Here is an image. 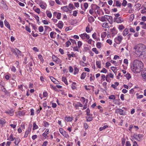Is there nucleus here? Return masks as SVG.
<instances>
[{
    "instance_id": "f257e3e1",
    "label": "nucleus",
    "mask_w": 146,
    "mask_h": 146,
    "mask_svg": "<svg viewBox=\"0 0 146 146\" xmlns=\"http://www.w3.org/2000/svg\"><path fill=\"white\" fill-rule=\"evenodd\" d=\"M134 49L135 50V53L137 56L140 57L143 56V58H146V46L142 44L136 45Z\"/></svg>"
},
{
    "instance_id": "f03ea898",
    "label": "nucleus",
    "mask_w": 146,
    "mask_h": 146,
    "mask_svg": "<svg viewBox=\"0 0 146 146\" xmlns=\"http://www.w3.org/2000/svg\"><path fill=\"white\" fill-rule=\"evenodd\" d=\"M143 64L139 60H135L133 65L131 66L132 71L134 73H137L140 72L143 68Z\"/></svg>"
},
{
    "instance_id": "7ed1b4c3",
    "label": "nucleus",
    "mask_w": 146,
    "mask_h": 146,
    "mask_svg": "<svg viewBox=\"0 0 146 146\" xmlns=\"http://www.w3.org/2000/svg\"><path fill=\"white\" fill-rule=\"evenodd\" d=\"M115 113H119L121 115H126V112H124V111L121 109H117L115 110Z\"/></svg>"
},
{
    "instance_id": "20e7f679",
    "label": "nucleus",
    "mask_w": 146,
    "mask_h": 146,
    "mask_svg": "<svg viewBox=\"0 0 146 146\" xmlns=\"http://www.w3.org/2000/svg\"><path fill=\"white\" fill-rule=\"evenodd\" d=\"M11 51L15 54V55L18 56V55H20L21 52L17 48H13L11 50Z\"/></svg>"
},
{
    "instance_id": "39448f33",
    "label": "nucleus",
    "mask_w": 146,
    "mask_h": 146,
    "mask_svg": "<svg viewBox=\"0 0 146 146\" xmlns=\"http://www.w3.org/2000/svg\"><path fill=\"white\" fill-rule=\"evenodd\" d=\"M123 39V37L121 36H118L115 38V40L116 43L120 44L121 42Z\"/></svg>"
},
{
    "instance_id": "423d86ee",
    "label": "nucleus",
    "mask_w": 146,
    "mask_h": 146,
    "mask_svg": "<svg viewBox=\"0 0 146 146\" xmlns=\"http://www.w3.org/2000/svg\"><path fill=\"white\" fill-rule=\"evenodd\" d=\"M114 22H116L117 23H121L123 21V19L120 17L117 18H114Z\"/></svg>"
},
{
    "instance_id": "0eeeda50",
    "label": "nucleus",
    "mask_w": 146,
    "mask_h": 146,
    "mask_svg": "<svg viewBox=\"0 0 146 146\" xmlns=\"http://www.w3.org/2000/svg\"><path fill=\"white\" fill-rule=\"evenodd\" d=\"M80 36L82 39H84L85 37H86L87 39H89L90 38L89 35L86 33H84L80 35Z\"/></svg>"
},
{
    "instance_id": "6e6552de",
    "label": "nucleus",
    "mask_w": 146,
    "mask_h": 146,
    "mask_svg": "<svg viewBox=\"0 0 146 146\" xmlns=\"http://www.w3.org/2000/svg\"><path fill=\"white\" fill-rule=\"evenodd\" d=\"M110 30H111L110 33L111 34L112 36H113L117 33L115 28V27H113L112 29H111Z\"/></svg>"
},
{
    "instance_id": "1a4fd4ad",
    "label": "nucleus",
    "mask_w": 146,
    "mask_h": 146,
    "mask_svg": "<svg viewBox=\"0 0 146 146\" xmlns=\"http://www.w3.org/2000/svg\"><path fill=\"white\" fill-rule=\"evenodd\" d=\"M50 78L54 84H60L59 82L53 77L50 76Z\"/></svg>"
},
{
    "instance_id": "9d476101",
    "label": "nucleus",
    "mask_w": 146,
    "mask_h": 146,
    "mask_svg": "<svg viewBox=\"0 0 146 146\" xmlns=\"http://www.w3.org/2000/svg\"><path fill=\"white\" fill-rule=\"evenodd\" d=\"M64 25L63 22L61 21H59L57 26L60 29H62Z\"/></svg>"
},
{
    "instance_id": "9b49d317",
    "label": "nucleus",
    "mask_w": 146,
    "mask_h": 146,
    "mask_svg": "<svg viewBox=\"0 0 146 146\" xmlns=\"http://www.w3.org/2000/svg\"><path fill=\"white\" fill-rule=\"evenodd\" d=\"M91 7L93 9H94L95 10L96 9H99L100 7L94 4H92L91 5Z\"/></svg>"
},
{
    "instance_id": "f8f14e48",
    "label": "nucleus",
    "mask_w": 146,
    "mask_h": 146,
    "mask_svg": "<svg viewBox=\"0 0 146 146\" xmlns=\"http://www.w3.org/2000/svg\"><path fill=\"white\" fill-rule=\"evenodd\" d=\"M4 24L5 26L6 27L9 29H10L11 27L9 23L7 21L5 20L4 21Z\"/></svg>"
},
{
    "instance_id": "ddd939ff",
    "label": "nucleus",
    "mask_w": 146,
    "mask_h": 146,
    "mask_svg": "<svg viewBox=\"0 0 146 146\" xmlns=\"http://www.w3.org/2000/svg\"><path fill=\"white\" fill-rule=\"evenodd\" d=\"M129 30L127 28H126L123 31V35L124 36H125L128 33Z\"/></svg>"
},
{
    "instance_id": "4468645a",
    "label": "nucleus",
    "mask_w": 146,
    "mask_h": 146,
    "mask_svg": "<svg viewBox=\"0 0 146 146\" xmlns=\"http://www.w3.org/2000/svg\"><path fill=\"white\" fill-rule=\"evenodd\" d=\"M141 75L143 78L146 79V70H143L142 72Z\"/></svg>"
},
{
    "instance_id": "2eb2a0df",
    "label": "nucleus",
    "mask_w": 146,
    "mask_h": 146,
    "mask_svg": "<svg viewBox=\"0 0 146 146\" xmlns=\"http://www.w3.org/2000/svg\"><path fill=\"white\" fill-rule=\"evenodd\" d=\"M49 133V130L48 129H46L45 131L42 134V136L46 138V136Z\"/></svg>"
},
{
    "instance_id": "dca6fc26",
    "label": "nucleus",
    "mask_w": 146,
    "mask_h": 146,
    "mask_svg": "<svg viewBox=\"0 0 146 146\" xmlns=\"http://www.w3.org/2000/svg\"><path fill=\"white\" fill-rule=\"evenodd\" d=\"M88 21L90 23H91L94 21L95 19L92 16H90L88 18Z\"/></svg>"
},
{
    "instance_id": "f3484780",
    "label": "nucleus",
    "mask_w": 146,
    "mask_h": 146,
    "mask_svg": "<svg viewBox=\"0 0 146 146\" xmlns=\"http://www.w3.org/2000/svg\"><path fill=\"white\" fill-rule=\"evenodd\" d=\"M119 83L117 82H115L114 83V84H112L111 85V87L113 88L114 89L116 88V87L119 85Z\"/></svg>"
},
{
    "instance_id": "a211bd4d",
    "label": "nucleus",
    "mask_w": 146,
    "mask_h": 146,
    "mask_svg": "<svg viewBox=\"0 0 146 146\" xmlns=\"http://www.w3.org/2000/svg\"><path fill=\"white\" fill-rule=\"evenodd\" d=\"M0 124H1L2 125L1 127H3V126H4V125L6 121L3 118H1V119H0Z\"/></svg>"
},
{
    "instance_id": "6ab92c4d",
    "label": "nucleus",
    "mask_w": 146,
    "mask_h": 146,
    "mask_svg": "<svg viewBox=\"0 0 146 146\" xmlns=\"http://www.w3.org/2000/svg\"><path fill=\"white\" fill-rule=\"evenodd\" d=\"M21 141L19 138H17L15 139L14 143L16 145H17Z\"/></svg>"
},
{
    "instance_id": "aec40b11",
    "label": "nucleus",
    "mask_w": 146,
    "mask_h": 146,
    "mask_svg": "<svg viewBox=\"0 0 146 146\" xmlns=\"http://www.w3.org/2000/svg\"><path fill=\"white\" fill-rule=\"evenodd\" d=\"M108 21L110 24H112L113 22L112 17L111 16H108Z\"/></svg>"
},
{
    "instance_id": "412c9836",
    "label": "nucleus",
    "mask_w": 146,
    "mask_h": 146,
    "mask_svg": "<svg viewBox=\"0 0 146 146\" xmlns=\"http://www.w3.org/2000/svg\"><path fill=\"white\" fill-rule=\"evenodd\" d=\"M59 131L61 134H62L64 136L66 133L65 131L62 128H60L59 129Z\"/></svg>"
},
{
    "instance_id": "4be33fe9",
    "label": "nucleus",
    "mask_w": 146,
    "mask_h": 146,
    "mask_svg": "<svg viewBox=\"0 0 146 146\" xmlns=\"http://www.w3.org/2000/svg\"><path fill=\"white\" fill-rule=\"evenodd\" d=\"M140 25H142L141 27L143 29H146V24L143 22H141L140 23Z\"/></svg>"
},
{
    "instance_id": "5701e85b",
    "label": "nucleus",
    "mask_w": 146,
    "mask_h": 146,
    "mask_svg": "<svg viewBox=\"0 0 146 146\" xmlns=\"http://www.w3.org/2000/svg\"><path fill=\"white\" fill-rule=\"evenodd\" d=\"M86 115H87L92 116V114L90 113V110L89 108L87 109V110H86Z\"/></svg>"
},
{
    "instance_id": "b1692460",
    "label": "nucleus",
    "mask_w": 146,
    "mask_h": 146,
    "mask_svg": "<svg viewBox=\"0 0 146 146\" xmlns=\"http://www.w3.org/2000/svg\"><path fill=\"white\" fill-rule=\"evenodd\" d=\"M67 55L69 58H70L71 57H76L75 54L73 52H72L71 54H68Z\"/></svg>"
},
{
    "instance_id": "393cba45",
    "label": "nucleus",
    "mask_w": 146,
    "mask_h": 146,
    "mask_svg": "<svg viewBox=\"0 0 146 146\" xmlns=\"http://www.w3.org/2000/svg\"><path fill=\"white\" fill-rule=\"evenodd\" d=\"M62 81L64 82V83L67 85H68V83L66 78L64 77H62Z\"/></svg>"
},
{
    "instance_id": "a878e982",
    "label": "nucleus",
    "mask_w": 146,
    "mask_h": 146,
    "mask_svg": "<svg viewBox=\"0 0 146 146\" xmlns=\"http://www.w3.org/2000/svg\"><path fill=\"white\" fill-rule=\"evenodd\" d=\"M86 73L83 72L81 75L80 78L81 79H84L85 78Z\"/></svg>"
},
{
    "instance_id": "bb28decb",
    "label": "nucleus",
    "mask_w": 146,
    "mask_h": 146,
    "mask_svg": "<svg viewBox=\"0 0 146 146\" xmlns=\"http://www.w3.org/2000/svg\"><path fill=\"white\" fill-rule=\"evenodd\" d=\"M15 139V138L13 137V135L12 134H11V135L9 137L8 139L10 141H14Z\"/></svg>"
},
{
    "instance_id": "cd10ccee",
    "label": "nucleus",
    "mask_w": 146,
    "mask_h": 146,
    "mask_svg": "<svg viewBox=\"0 0 146 146\" xmlns=\"http://www.w3.org/2000/svg\"><path fill=\"white\" fill-rule=\"evenodd\" d=\"M96 65L98 66V68H101V62L100 61H96Z\"/></svg>"
},
{
    "instance_id": "c85d7f7f",
    "label": "nucleus",
    "mask_w": 146,
    "mask_h": 146,
    "mask_svg": "<svg viewBox=\"0 0 146 146\" xmlns=\"http://www.w3.org/2000/svg\"><path fill=\"white\" fill-rule=\"evenodd\" d=\"M62 9L66 12H68L69 10V8L67 6L63 7Z\"/></svg>"
},
{
    "instance_id": "c756f323",
    "label": "nucleus",
    "mask_w": 146,
    "mask_h": 146,
    "mask_svg": "<svg viewBox=\"0 0 146 146\" xmlns=\"http://www.w3.org/2000/svg\"><path fill=\"white\" fill-rule=\"evenodd\" d=\"M73 119L72 117H66L65 118V120L67 121H71Z\"/></svg>"
},
{
    "instance_id": "7c9ffc66",
    "label": "nucleus",
    "mask_w": 146,
    "mask_h": 146,
    "mask_svg": "<svg viewBox=\"0 0 146 146\" xmlns=\"http://www.w3.org/2000/svg\"><path fill=\"white\" fill-rule=\"evenodd\" d=\"M102 26L105 28H108V23L106 22L103 23L102 24Z\"/></svg>"
},
{
    "instance_id": "2f4dec72",
    "label": "nucleus",
    "mask_w": 146,
    "mask_h": 146,
    "mask_svg": "<svg viewBox=\"0 0 146 146\" xmlns=\"http://www.w3.org/2000/svg\"><path fill=\"white\" fill-rule=\"evenodd\" d=\"M124 27L122 25H119L118 26V29L119 30L121 31L124 29Z\"/></svg>"
},
{
    "instance_id": "473e14b6",
    "label": "nucleus",
    "mask_w": 146,
    "mask_h": 146,
    "mask_svg": "<svg viewBox=\"0 0 146 146\" xmlns=\"http://www.w3.org/2000/svg\"><path fill=\"white\" fill-rule=\"evenodd\" d=\"M108 127V126L107 125H105L103 127H101L99 129V130L100 131L103 130L105 129L106 128Z\"/></svg>"
},
{
    "instance_id": "72a5a7b5",
    "label": "nucleus",
    "mask_w": 146,
    "mask_h": 146,
    "mask_svg": "<svg viewBox=\"0 0 146 146\" xmlns=\"http://www.w3.org/2000/svg\"><path fill=\"white\" fill-rule=\"evenodd\" d=\"M38 128V126L35 123H34L33 124V129L35 130Z\"/></svg>"
},
{
    "instance_id": "f704fd0d",
    "label": "nucleus",
    "mask_w": 146,
    "mask_h": 146,
    "mask_svg": "<svg viewBox=\"0 0 146 146\" xmlns=\"http://www.w3.org/2000/svg\"><path fill=\"white\" fill-rule=\"evenodd\" d=\"M101 42H98L96 44V47H97V48H100L101 47Z\"/></svg>"
},
{
    "instance_id": "c9c22d12",
    "label": "nucleus",
    "mask_w": 146,
    "mask_h": 146,
    "mask_svg": "<svg viewBox=\"0 0 146 146\" xmlns=\"http://www.w3.org/2000/svg\"><path fill=\"white\" fill-rule=\"evenodd\" d=\"M92 51L94 52L96 54H97L99 53V52L97 50L96 48H93L92 49Z\"/></svg>"
},
{
    "instance_id": "e433bc0d",
    "label": "nucleus",
    "mask_w": 146,
    "mask_h": 146,
    "mask_svg": "<svg viewBox=\"0 0 146 146\" xmlns=\"http://www.w3.org/2000/svg\"><path fill=\"white\" fill-rule=\"evenodd\" d=\"M46 15L48 17L50 18L52 16V14L50 12H49L48 13L46 12Z\"/></svg>"
},
{
    "instance_id": "4c0bfd02",
    "label": "nucleus",
    "mask_w": 146,
    "mask_h": 146,
    "mask_svg": "<svg viewBox=\"0 0 146 146\" xmlns=\"http://www.w3.org/2000/svg\"><path fill=\"white\" fill-rule=\"evenodd\" d=\"M79 70L77 67H75L74 69V74H76L78 73Z\"/></svg>"
},
{
    "instance_id": "58836bf2",
    "label": "nucleus",
    "mask_w": 146,
    "mask_h": 146,
    "mask_svg": "<svg viewBox=\"0 0 146 146\" xmlns=\"http://www.w3.org/2000/svg\"><path fill=\"white\" fill-rule=\"evenodd\" d=\"M44 123V126L45 127H47L49 125V123L47 122L44 121H43Z\"/></svg>"
},
{
    "instance_id": "ea45409f",
    "label": "nucleus",
    "mask_w": 146,
    "mask_h": 146,
    "mask_svg": "<svg viewBox=\"0 0 146 146\" xmlns=\"http://www.w3.org/2000/svg\"><path fill=\"white\" fill-rule=\"evenodd\" d=\"M125 77L127 78L128 80L129 79L131 78V76L130 74L129 73H127L125 75Z\"/></svg>"
},
{
    "instance_id": "a19ab883",
    "label": "nucleus",
    "mask_w": 146,
    "mask_h": 146,
    "mask_svg": "<svg viewBox=\"0 0 146 146\" xmlns=\"http://www.w3.org/2000/svg\"><path fill=\"white\" fill-rule=\"evenodd\" d=\"M109 98L111 100H115V95H112L110 96L109 97Z\"/></svg>"
},
{
    "instance_id": "79ce46f5",
    "label": "nucleus",
    "mask_w": 146,
    "mask_h": 146,
    "mask_svg": "<svg viewBox=\"0 0 146 146\" xmlns=\"http://www.w3.org/2000/svg\"><path fill=\"white\" fill-rule=\"evenodd\" d=\"M5 84L4 82L2 80H0V85L2 86L3 87L5 86Z\"/></svg>"
},
{
    "instance_id": "37998d69",
    "label": "nucleus",
    "mask_w": 146,
    "mask_h": 146,
    "mask_svg": "<svg viewBox=\"0 0 146 146\" xmlns=\"http://www.w3.org/2000/svg\"><path fill=\"white\" fill-rule=\"evenodd\" d=\"M116 5L117 7H120L121 5V3L119 1H116Z\"/></svg>"
},
{
    "instance_id": "c03bdc74",
    "label": "nucleus",
    "mask_w": 146,
    "mask_h": 146,
    "mask_svg": "<svg viewBox=\"0 0 146 146\" xmlns=\"http://www.w3.org/2000/svg\"><path fill=\"white\" fill-rule=\"evenodd\" d=\"M66 46L67 47L71 44V43L70 41H68L66 42Z\"/></svg>"
},
{
    "instance_id": "a18cd8bd",
    "label": "nucleus",
    "mask_w": 146,
    "mask_h": 146,
    "mask_svg": "<svg viewBox=\"0 0 146 146\" xmlns=\"http://www.w3.org/2000/svg\"><path fill=\"white\" fill-rule=\"evenodd\" d=\"M61 17V14L60 13H58L57 14L56 18L57 19H60Z\"/></svg>"
},
{
    "instance_id": "49530a36",
    "label": "nucleus",
    "mask_w": 146,
    "mask_h": 146,
    "mask_svg": "<svg viewBox=\"0 0 146 146\" xmlns=\"http://www.w3.org/2000/svg\"><path fill=\"white\" fill-rule=\"evenodd\" d=\"M39 31L40 32H42L43 31V27L42 26H40L38 28Z\"/></svg>"
},
{
    "instance_id": "de8ad7c7",
    "label": "nucleus",
    "mask_w": 146,
    "mask_h": 146,
    "mask_svg": "<svg viewBox=\"0 0 146 146\" xmlns=\"http://www.w3.org/2000/svg\"><path fill=\"white\" fill-rule=\"evenodd\" d=\"M100 20L102 22H104V21H106V20L105 19L104 16H103L101 17V19H100Z\"/></svg>"
},
{
    "instance_id": "09e8293b",
    "label": "nucleus",
    "mask_w": 146,
    "mask_h": 146,
    "mask_svg": "<svg viewBox=\"0 0 146 146\" xmlns=\"http://www.w3.org/2000/svg\"><path fill=\"white\" fill-rule=\"evenodd\" d=\"M142 136L141 134H138V135H136L135 136V138L136 140H137V139L136 138V137H139V139H140L141 138Z\"/></svg>"
},
{
    "instance_id": "8fccbe9b",
    "label": "nucleus",
    "mask_w": 146,
    "mask_h": 146,
    "mask_svg": "<svg viewBox=\"0 0 146 146\" xmlns=\"http://www.w3.org/2000/svg\"><path fill=\"white\" fill-rule=\"evenodd\" d=\"M87 119L86 120L87 121H90L92 120V117H86Z\"/></svg>"
},
{
    "instance_id": "3c124183",
    "label": "nucleus",
    "mask_w": 146,
    "mask_h": 146,
    "mask_svg": "<svg viewBox=\"0 0 146 146\" xmlns=\"http://www.w3.org/2000/svg\"><path fill=\"white\" fill-rule=\"evenodd\" d=\"M127 3V2L125 0H123L122 3V5L124 7H125Z\"/></svg>"
},
{
    "instance_id": "603ef678",
    "label": "nucleus",
    "mask_w": 146,
    "mask_h": 146,
    "mask_svg": "<svg viewBox=\"0 0 146 146\" xmlns=\"http://www.w3.org/2000/svg\"><path fill=\"white\" fill-rule=\"evenodd\" d=\"M34 10L38 14H39L40 12V9L38 8H37L35 9Z\"/></svg>"
},
{
    "instance_id": "864d4df0",
    "label": "nucleus",
    "mask_w": 146,
    "mask_h": 146,
    "mask_svg": "<svg viewBox=\"0 0 146 146\" xmlns=\"http://www.w3.org/2000/svg\"><path fill=\"white\" fill-rule=\"evenodd\" d=\"M25 29L27 31L29 32V33L31 32V31L30 30V28H29L28 26H26L25 27Z\"/></svg>"
},
{
    "instance_id": "5fc2aeb1",
    "label": "nucleus",
    "mask_w": 146,
    "mask_h": 146,
    "mask_svg": "<svg viewBox=\"0 0 146 146\" xmlns=\"http://www.w3.org/2000/svg\"><path fill=\"white\" fill-rule=\"evenodd\" d=\"M11 71L14 72H15L16 71V69L15 67L13 66L11 68Z\"/></svg>"
},
{
    "instance_id": "6e6d98bb",
    "label": "nucleus",
    "mask_w": 146,
    "mask_h": 146,
    "mask_svg": "<svg viewBox=\"0 0 146 146\" xmlns=\"http://www.w3.org/2000/svg\"><path fill=\"white\" fill-rule=\"evenodd\" d=\"M100 72H101L106 73L107 72V70L106 68H104Z\"/></svg>"
},
{
    "instance_id": "4d7b16f0",
    "label": "nucleus",
    "mask_w": 146,
    "mask_h": 146,
    "mask_svg": "<svg viewBox=\"0 0 146 146\" xmlns=\"http://www.w3.org/2000/svg\"><path fill=\"white\" fill-rule=\"evenodd\" d=\"M146 13V8L144 7L143 9L141 10V13Z\"/></svg>"
},
{
    "instance_id": "13d9d810",
    "label": "nucleus",
    "mask_w": 146,
    "mask_h": 146,
    "mask_svg": "<svg viewBox=\"0 0 146 146\" xmlns=\"http://www.w3.org/2000/svg\"><path fill=\"white\" fill-rule=\"evenodd\" d=\"M134 18V15L133 14H131L130 15V21H132Z\"/></svg>"
},
{
    "instance_id": "bf43d9fd",
    "label": "nucleus",
    "mask_w": 146,
    "mask_h": 146,
    "mask_svg": "<svg viewBox=\"0 0 146 146\" xmlns=\"http://www.w3.org/2000/svg\"><path fill=\"white\" fill-rule=\"evenodd\" d=\"M81 98L82 99L84 102L86 101V103H87L88 102V99H86L84 97H82Z\"/></svg>"
},
{
    "instance_id": "052dcab7",
    "label": "nucleus",
    "mask_w": 146,
    "mask_h": 146,
    "mask_svg": "<svg viewBox=\"0 0 146 146\" xmlns=\"http://www.w3.org/2000/svg\"><path fill=\"white\" fill-rule=\"evenodd\" d=\"M23 85H21L18 86V89H20L22 91H24V90L23 89Z\"/></svg>"
},
{
    "instance_id": "680f3d73",
    "label": "nucleus",
    "mask_w": 146,
    "mask_h": 146,
    "mask_svg": "<svg viewBox=\"0 0 146 146\" xmlns=\"http://www.w3.org/2000/svg\"><path fill=\"white\" fill-rule=\"evenodd\" d=\"M88 6V4L87 3H85L84 4V6L85 9H87Z\"/></svg>"
},
{
    "instance_id": "e2e57ef3",
    "label": "nucleus",
    "mask_w": 146,
    "mask_h": 146,
    "mask_svg": "<svg viewBox=\"0 0 146 146\" xmlns=\"http://www.w3.org/2000/svg\"><path fill=\"white\" fill-rule=\"evenodd\" d=\"M106 42L109 44L110 45H111L112 43V40L110 39L107 40L106 41Z\"/></svg>"
},
{
    "instance_id": "0e129e2a",
    "label": "nucleus",
    "mask_w": 146,
    "mask_h": 146,
    "mask_svg": "<svg viewBox=\"0 0 146 146\" xmlns=\"http://www.w3.org/2000/svg\"><path fill=\"white\" fill-rule=\"evenodd\" d=\"M86 31L87 33H90L91 31L90 30V29L88 27H86Z\"/></svg>"
},
{
    "instance_id": "69168bd1",
    "label": "nucleus",
    "mask_w": 146,
    "mask_h": 146,
    "mask_svg": "<svg viewBox=\"0 0 146 146\" xmlns=\"http://www.w3.org/2000/svg\"><path fill=\"white\" fill-rule=\"evenodd\" d=\"M82 42H81V41H78V47L79 48H80L81 46L82 45Z\"/></svg>"
},
{
    "instance_id": "338daca9",
    "label": "nucleus",
    "mask_w": 146,
    "mask_h": 146,
    "mask_svg": "<svg viewBox=\"0 0 146 146\" xmlns=\"http://www.w3.org/2000/svg\"><path fill=\"white\" fill-rule=\"evenodd\" d=\"M34 17H35L36 19L37 20L38 22L39 21V18L38 16L37 15H35Z\"/></svg>"
},
{
    "instance_id": "774afa93",
    "label": "nucleus",
    "mask_w": 146,
    "mask_h": 146,
    "mask_svg": "<svg viewBox=\"0 0 146 146\" xmlns=\"http://www.w3.org/2000/svg\"><path fill=\"white\" fill-rule=\"evenodd\" d=\"M126 146H131V144L129 141H127L126 142Z\"/></svg>"
}]
</instances>
